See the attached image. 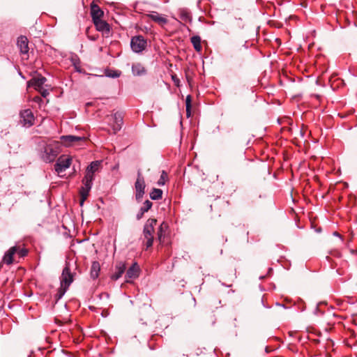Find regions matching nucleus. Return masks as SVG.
Here are the masks:
<instances>
[{"mask_svg": "<svg viewBox=\"0 0 357 357\" xmlns=\"http://www.w3.org/2000/svg\"><path fill=\"white\" fill-rule=\"evenodd\" d=\"M59 153V145L58 142H54L47 144L44 147L42 154L43 160L46 162H53Z\"/></svg>", "mask_w": 357, "mask_h": 357, "instance_id": "f257e3e1", "label": "nucleus"}, {"mask_svg": "<svg viewBox=\"0 0 357 357\" xmlns=\"http://www.w3.org/2000/svg\"><path fill=\"white\" fill-rule=\"evenodd\" d=\"M94 178V174L91 172L86 169L85 176L82 180L83 186L80 190L82 201L81 204H83L84 201L86 199L89 195V192L92 187L93 180Z\"/></svg>", "mask_w": 357, "mask_h": 357, "instance_id": "f03ea898", "label": "nucleus"}, {"mask_svg": "<svg viewBox=\"0 0 357 357\" xmlns=\"http://www.w3.org/2000/svg\"><path fill=\"white\" fill-rule=\"evenodd\" d=\"M73 281V274L70 273L68 265L63 268L61 276V289L59 290V298H61L66 292L70 284Z\"/></svg>", "mask_w": 357, "mask_h": 357, "instance_id": "7ed1b4c3", "label": "nucleus"}, {"mask_svg": "<svg viewBox=\"0 0 357 357\" xmlns=\"http://www.w3.org/2000/svg\"><path fill=\"white\" fill-rule=\"evenodd\" d=\"M71 162L72 158L70 156L61 155L58 158L54 169L59 176H63L61 174L70 167Z\"/></svg>", "mask_w": 357, "mask_h": 357, "instance_id": "20e7f679", "label": "nucleus"}, {"mask_svg": "<svg viewBox=\"0 0 357 357\" xmlns=\"http://www.w3.org/2000/svg\"><path fill=\"white\" fill-rule=\"evenodd\" d=\"M130 46L133 52H142L146 47V40L142 36H137L132 38Z\"/></svg>", "mask_w": 357, "mask_h": 357, "instance_id": "39448f33", "label": "nucleus"}, {"mask_svg": "<svg viewBox=\"0 0 357 357\" xmlns=\"http://www.w3.org/2000/svg\"><path fill=\"white\" fill-rule=\"evenodd\" d=\"M21 123L24 126L30 127L34 123V116L31 109H27L20 112Z\"/></svg>", "mask_w": 357, "mask_h": 357, "instance_id": "423d86ee", "label": "nucleus"}, {"mask_svg": "<svg viewBox=\"0 0 357 357\" xmlns=\"http://www.w3.org/2000/svg\"><path fill=\"white\" fill-rule=\"evenodd\" d=\"M145 182L143 176L141 175L140 172H138V176L137 181L135 184V188L136 190V199H141L144 194L145 189Z\"/></svg>", "mask_w": 357, "mask_h": 357, "instance_id": "0eeeda50", "label": "nucleus"}, {"mask_svg": "<svg viewBox=\"0 0 357 357\" xmlns=\"http://www.w3.org/2000/svg\"><path fill=\"white\" fill-rule=\"evenodd\" d=\"M107 117H109L111 120L113 121V123L111 124V126L112 128V130L114 133L119 131L121 128V126L123 125V115L120 112H116L112 116H107Z\"/></svg>", "mask_w": 357, "mask_h": 357, "instance_id": "6e6552de", "label": "nucleus"}, {"mask_svg": "<svg viewBox=\"0 0 357 357\" xmlns=\"http://www.w3.org/2000/svg\"><path fill=\"white\" fill-rule=\"evenodd\" d=\"M157 220L155 219H149L144 227V236L145 238H153V234L154 232V226L156 225Z\"/></svg>", "mask_w": 357, "mask_h": 357, "instance_id": "1a4fd4ad", "label": "nucleus"}, {"mask_svg": "<svg viewBox=\"0 0 357 357\" xmlns=\"http://www.w3.org/2000/svg\"><path fill=\"white\" fill-rule=\"evenodd\" d=\"M97 31H100L106 37L109 36L110 33V26L105 20H98L93 22Z\"/></svg>", "mask_w": 357, "mask_h": 357, "instance_id": "9d476101", "label": "nucleus"}, {"mask_svg": "<svg viewBox=\"0 0 357 357\" xmlns=\"http://www.w3.org/2000/svg\"><path fill=\"white\" fill-rule=\"evenodd\" d=\"M46 79L42 76L33 77L28 83L29 88L33 87L34 89H43V86L45 84Z\"/></svg>", "mask_w": 357, "mask_h": 357, "instance_id": "9b49d317", "label": "nucleus"}, {"mask_svg": "<svg viewBox=\"0 0 357 357\" xmlns=\"http://www.w3.org/2000/svg\"><path fill=\"white\" fill-rule=\"evenodd\" d=\"M91 15L92 17V20L96 21L98 20H101L103 17L104 12L103 10L96 4L94 1L91 3Z\"/></svg>", "mask_w": 357, "mask_h": 357, "instance_id": "f8f14e48", "label": "nucleus"}, {"mask_svg": "<svg viewBox=\"0 0 357 357\" xmlns=\"http://www.w3.org/2000/svg\"><path fill=\"white\" fill-rule=\"evenodd\" d=\"M84 137L74 135H63L61 137V142L67 146L74 145L77 142L84 140Z\"/></svg>", "mask_w": 357, "mask_h": 357, "instance_id": "ddd939ff", "label": "nucleus"}, {"mask_svg": "<svg viewBox=\"0 0 357 357\" xmlns=\"http://www.w3.org/2000/svg\"><path fill=\"white\" fill-rule=\"evenodd\" d=\"M139 267L137 263H134L127 271L126 278V282H130V279H135L138 277Z\"/></svg>", "mask_w": 357, "mask_h": 357, "instance_id": "4468645a", "label": "nucleus"}, {"mask_svg": "<svg viewBox=\"0 0 357 357\" xmlns=\"http://www.w3.org/2000/svg\"><path fill=\"white\" fill-rule=\"evenodd\" d=\"M148 17L158 24L160 26H163L164 25L167 24V20L162 15L158 13L157 12H151V13L147 15Z\"/></svg>", "mask_w": 357, "mask_h": 357, "instance_id": "2eb2a0df", "label": "nucleus"}, {"mask_svg": "<svg viewBox=\"0 0 357 357\" xmlns=\"http://www.w3.org/2000/svg\"><path fill=\"white\" fill-rule=\"evenodd\" d=\"M115 273H113L111 276L112 280H117L119 279L126 270V264L125 263L122 261H119L116 264L115 266Z\"/></svg>", "mask_w": 357, "mask_h": 357, "instance_id": "dca6fc26", "label": "nucleus"}, {"mask_svg": "<svg viewBox=\"0 0 357 357\" xmlns=\"http://www.w3.org/2000/svg\"><path fill=\"white\" fill-rule=\"evenodd\" d=\"M29 41L26 37L20 36L17 39V47L20 52L23 54H26L29 52Z\"/></svg>", "mask_w": 357, "mask_h": 357, "instance_id": "f3484780", "label": "nucleus"}, {"mask_svg": "<svg viewBox=\"0 0 357 357\" xmlns=\"http://www.w3.org/2000/svg\"><path fill=\"white\" fill-rule=\"evenodd\" d=\"M17 250H18V247H17V246L11 247L5 253L3 258V261L8 265L13 264V255L17 253Z\"/></svg>", "mask_w": 357, "mask_h": 357, "instance_id": "a211bd4d", "label": "nucleus"}, {"mask_svg": "<svg viewBox=\"0 0 357 357\" xmlns=\"http://www.w3.org/2000/svg\"><path fill=\"white\" fill-rule=\"evenodd\" d=\"M132 73L135 76H142L146 73V70L142 63H135L132 65Z\"/></svg>", "mask_w": 357, "mask_h": 357, "instance_id": "6ab92c4d", "label": "nucleus"}, {"mask_svg": "<svg viewBox=\"0 0 357 357\" xmlns=\"http://www.w3.org/2000/svg\"><path fill=\"white\" fill-rule=\"evenodd\" d=\"M178 15L182 21L185 22H191L192 16L190 11L186 8H181L178 10Z\"/></svg>", "mask_w": 357, "mask_h": 357, "instance_id": "aec40b11", "label": "nucleus"}, {"mask_svg": "<svg viewBox=\"0 0 357 357\" xmlns=\"http://www.w3.org/2000/svg\"><path fill=\"white\" fill-rule=\"evenodd\" d=\"M167 229H168V225L163 222L160 225V226L158 229V234H157L158 239L160 243L163 242V239H164L165 235L167 234Z\"/></svg>", "mask_w": 357, "mask_h": 357, "instance_id": "412c9836", "label": "nucleus"}, {"mask_svg": "<svg viewBox=\"0 0 357 357\" xmlns=\"http://www.w3.org/2000/svg\"><path fill=\"white\" fill-rule=\"evenodd\" d=\"M100 270V264L98 261H93L91 268V277L93 279H96L98 277L99 272Z\"/></svg>", "mask_w": 357, "mask_h": 357, "instance_id": "4be33fe9", "label": "nucleus"}, {"mask_svg": "<svg viewBox=\"0 0 357 357\" xmlns=\"http://www.w3.org/2000/svg\"><path fill=\"white\" fill-rule=\"evenodd\" d=\"M190 40L195 50L198 52H201L202 50L201 38L198 36H192Z\"/></svg>", "mask_w": 357, "mask_h": 357, "instance_id": "5701e85b", "label": "nucleus"}, {"mask_svg": "<svg viewBox=\"0 0 357 357\" xmlns=\"http://www.w3.org/2000/svg\"><path fill=\"white\" fill-rule=\"evenodd\" d=\"M100 163L101 162L98 160L93 161L87 167L86 169L95 174L99 171Z\"/></svg>", "mask_w": 357, "mask_h": 357, "instance_id": "b1692460", "label": "nucleus"}, {"mask_svg": "<svg viewBox=\"0 0 357 357\" xmlns=\"http://www.w3.org/2000/svg\"><path fill=\"white\" fill-rule=\"evenodd\" d=\"M162 190L158 188H153L150 193V197L153 200L162 198Z\"/></svg>", "mask_w": 357, "mask_h": 357, "instance_id": "393cba45", "label": "nucleus"}, {"mask_svg": "<svg viewBox=\"0 0 357 357\" xmlns=\"http://www.w3.org/2000/svg\"><path fill=\"white\" fill-rule=\"evenodd\" d=\"M191 96L188 95L185 99L186 115L188 117H190L191 115Z\"/></svg>", "mask_w": 357, "mask_h": 357, "instance_id": "a878e982", "label": "nucleus"}, {"mask_svg": "<svg viewBox=\"0 0 357 357\" xmlns=\"http://www.w3.org/2000/svg\"><path fill=\"white\" fill-rule=\"evenodd\" d=\"M167 179H168V175L166 173V172L163 170V171H162L160 177L158 181V184L159 185H164L165 184L166 181H167Z\"/></svg>", "mask_w": 357, "mask_h": 357, "instance_id": "bb28decb", "label": "nucleus"}, {"mask_svg": "<svg viewBox=\"0 0 357 357\" xmlns=\"http://www.w3.org/2000/svg\"><path fill=\"white\" fill-rule=\"evenodd\" d=\"M153 204L149 200H146L144 202L143 206L140 208V211H142V213L147 212L152 206Z\"/></svg>", "mask_w": 357, "mask_h": 357, "instance_id": "cd10ccee", "label": "nucleus"}, {"mask_svg": "<svg viewBox=\"0 0 357 357\" xmlns=\"http://www.w3.org/2000/svg\"><path fill=\"white\" fill-rule=\"evenodd\" d=\"M17 254L19 255L20 257H23L26 256V255L27 254V250L25 249H20L18 248Z\"/></svg>", "mask_w": 357, "mask_h": 357, "instance_id": "c85d7f7f", "label": "nucleus"}, {"mask_svg": "<svg viewBox=\"0 0 357 357\" xmlns=\"http://www.w3.org/2000/svg\"><path fill=\"white\" fill-rule=\"evenodd\" d=\"M146 248H149L151 247L153 245V238H146Z\"/></svg>", "mask_w": 357, "mask_h": 357, "instance_id": "c756f323", "label": "nucleus"}, {"mask_svg": "<svg viewBox=\"0 0 357 357\" xmlns=\"http://www.w3.org/2000/svg\"><path fill=\"white\" fill-rule=\"evenodd\" d=\"M106 75L107 77H119L120 75V73L116 71L114 72V73L111 74V73H107Z\"/></svg>", "mask_w": 357, "mask_h": 357, "instance_id": "7c9ffc66", "label": "nucleus"}, {"mask_svg": "<svg viewBox=\"0 0 357 357\" xmlns=\"http://www.w3.org/2000/svg\"><path fill=\"white\" fill-rule=\"evenodd\" d=\"M42 96L45 98L49 94V91H42Z\"/></svg>", "mask_w": 357, "mask_h": 357, "instance_id": "2f4dec72", "label": "nucleus"}, {"mask_svg": "<svg viewBox=\"0 0 357 357\" xmlns=\"http://www.w3.org/2000/svg\"><path fill=\"white\" fill-rule=\"evenodd\" d=\"M144 215V213H142V211H140V213H139L137 215V218L138 220H139L140 218H142V215Z\"/></svg>", "mask_w": 357, "mask_h": 357, "instance_id": "473e14b6", "label": "nucleus"}, {"mask_svg": "<svg viewBox=\"0 0 357 357\" xmlns=\"http://www.w3.org/2000/svg\"><path fill=\"white\" fill-rule=\"evenodd\" d=\"M41 100H41V98H40V97H36V98H34V101H36V102H40V101H41Z\"/></svg>", "mask_w": 357, "mask_h": 357, "instance_id": "72a5a7b5", "label": "nucleus"}, {"mask_svg": "<svg viewBox=\"0 0 357 357\" xmlns=\"http://www.w3.org/2000/svg\"><path fill=\"white\" fill-rule=\"evenodd\" d=\"M89 38L91 40H95L96 39V38H95V37H89Z\"/></svg>", "mask_w": 357, "mask_h": 357, "instance_id": "f704fd0d", "label": "nucleus"}, {"mask_svg": "<svg viewBox=\"0 0 357 357\" xmlns=\"http://www.w3.org/2000/svg\"><path fill=\"white\" fill-rule=\"evenodd\" d=\"M334 235H335V236H340L339 235V234H338L337 232H336V231H335V232H334Z\"/></svg>", "mask_w": 357, "mask_h": 357, "instance_id": "c9c22d12", "label": "nucleus"}]
</instances>
